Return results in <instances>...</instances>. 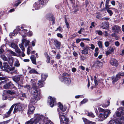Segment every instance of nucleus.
<instances>
[{
    "instance_id": "obj_1",
    "label": "nucleus",
    "mask_w": 124,
    "mask_h": 124,
    "mask_svg": "<svg viewBox=\"0 0 124 124\" xmlns=\"http://www.w3.org/2000/svg\"><path fill=\"white\" fill-rule=\"evenodd\" d=\"M58 111L59 112L61 124H69L70 120L67 116H65L64 112L67 108L65 107H63L62 105L60 102L58 104Z\"/></svg>"
},
{
    "instance_id": "obj_2",
    "label": "nucleus",
    "mask_w": 124,
    "mask_h": 124,
    "mask_svg": "<svg viewBox=\"0 0 124 124\" xmlns=\"http://www.w3.org/2000/svg\"><path fill=\"white\" fill-rule=\"evenodd\" d=\"M34 119H31L30 120L28 121L26 123V124H36L39 122V123L40 124V122H42L43 124L44 122L43 120L45 119V117L42 115L39 114H36L34 115Z\"/></svg>"
},
{
    "instance_id": "obj_3",
    "label": "nucleus",
    "mask_w": 124,
    "mask_h": 124,
    "mask_svg": "<svg viewBox=\"0 0 124 124\" xmlns=\"http://www.w3.org/2000/svg\"><path fill=\"white\" fill-rule=\"evenodd\" d=\"M15 106L13 111L14 113H15L16 112L21 111L22 110V107L20 104H17L16 105L14 104L11 107L7 113L5 115V117H7L9 116L11 111L13 110L14 106Z\"/></svg>"
},
{
    "instance_id": "obj_4",
    "label": "nucleus",
    "mask_w": 124,
    "mask_h": 124,
    "mask_svg": "<svg viewBox=\"0 0 124 124\" xmlns=\"http://www.w3.org/2000/svg\"><path fill=\"white\" fill-rule=\"evenodd\" d=\"M48 0H40L36 2L33 5V10L39 9L41 7V5L47 3Z\"/></svg>"
},
{
    "instance_id": "obj_5",
    "label": "nucleus",
    "mask_w": 124,
    "mask_h": 124,
    "mask_svg": "<svg viewBox=\"0 0 124 124\" xmlns=\"http://www.w3.org/2000/svg\"><path fill=\"white\" fill-rule=\"evenodd\" d=\"M31 93L33 96L41 97L39 89L37 87L32 88Z\"/></svg>"
},
{
    "instance_id": "obj_6",
    "label": "nucleus",
    "mask_w": 124,
    "mask_h": 124,
    "mask_svg": "<svg viewBox=\"0 0 124 124\" xmlns=\"http://www.w3.org/2000/svg\"><path fill=\"white\" fill-rule=\"evenodd\" d=\"M60 79L61 81L64 82L67 85H69L71 82V79L69 78L61 77Z\"/></svg>"
},
{
    "instance_id": "obj_7",
    "label": "nucleus",
    "mask_w": 124,
    "mask_h": 124,
    "mask_svg": "<svg viewBox=\"0 0 124 124\" xmlns=\"http://www.w3.org/2000/svg\"><path fill=\"white\" fill-rule=\"evenodd\" d=\"M48 103L49 104V105L51 107H53L55 103V99L49 96L48 97Z\"/></svg>"
},
{
    "instance_id": "obj_8",
    "label": "nucleus",
    "mask_w": 124,
    "mask_h": 124,
    "mask_svg": "<svg viewBox=\"0 0 124 124\" xmlns=\"http://www.w3.org/2000/svg\"><path fill=\"white\" fill-rule=\"evenodd\" d=\"M110 113V110L108 109L105 110L103 114L100 113V116L102 118L107 117Z\"/></svg>"
},
{
    "instance_id": "obj_9",
    "label": "nucleus",
    "mask_w": 124,
    "mask_h": 124,
    "mask_svg": "<svg viewBox=\"0 0 124 124\" xmlns=\"http://www.w3.org/2000/svg\"><path fill=\"white\" fill-rule=\"evenodd\" d=\"M14 88L15 90V91L12 90L5 91H4V93H8L11 95H14L16 94H17V95H18L19 94L16 88L15 87H14Z\"/></svg>"
},
{
    "instance_id": "obj_10",
    "label": "nucleus",
    "mask_w": 124,
    "mask_h": 124,
    "mask_svg": "<svg viewBox=\"0 0 124 124\" xmlns=\"http://www.w3.org/2000/svg\"><path fill=\"white\" fill-rule=\"evenodd\" d=\"M35 109V108L33 106L29 104L28 109V114L29 115L32 114L34 112Z\"/></svg>"
},
{
    "instance_id": "obj_11",
    "label": "nucleus",
    "mask_w": 124,
    "mask_h": 124,
    "mask_svg": "<svg viewBox=\"0 0 124 124\" xmlns=\"http://www.w3.org/2000/svg\"><path fill=\"white\" fill-rule=\"evenodd\" d=\"M41 98V97L33 96V97L31 98L30 101V103L34 104L36 103L38 100H39Z\"/></svg>"
},
{
    "instance_id": "obj_12",
    "label": "nucleus",
    "mask_w": 124,
    "mask_h": 124,
    "mask_svg": "<svg viewBox=\"0 0 124 124\" xmlns=\"http://www.w3.org/2000/svg\"><path fill=\"white\" fill-rule=\"evenodd\" d=\"M112 30L113 32L118 33L120 31V27L117 25H114L112 27Z\"/></svg>"
},
{
    "instance_id": "obj_13",
    "label": "nucleus",
    "mask_w": 124,
    "mask_h": 124,
    "mask_svg": "<svg viewBox=\"0 0 124 124\" xmlns=\"http://www.w3.org/2000/svg\"><path fill=\"white\" fill-rule=\"evenodd\" d=\"M110 63L112 65L115 66H117L118 64L117 61L114 59H111Z\"/></svg>"
},
{
    "instance_id": "obj_14",
    "label": "nucleus",
    "mask_w": 124,
    "mask_h": 124,
    "mask_svg": "<svg viewBox=\"0 0 124 124\" xmlns=\"http://www.w3.org/2000/svg\"><path fill=\"white\" fill-rule=\"evenodd\" d=\"M14 86L13 84L11 82L8 83L4 85L3 87L5 89L12 88L14 87Z\"/></svg>"
},
{
    "instance_id": "obj_15",
    "label": "nucleus",
    "mask_w": 124,
    "mask_h": 124,
    "mask_svg": "<svg viewBox=\"0 0 124 124\" xmlns=\"http://www.w3.org/2000/svg\"><path fill=\"white\" fill-rule=\"evenodd\" d=\"M89 48V47L88 46H85V48L82 51V53L85 55L88 54V53Z\"/></svg>"
},
{
    "instance_id": "obj_16",
    "label": "nucleus",
    "mask_w": 124,
    "mask_h": 124,
    "mask_svg": "<svg viewBox=\"0 0 124 124\" xmlns=\"http://www.w3.org/2000/svg\"><path fill=\"white\" fill-rule=\"evenodd\" d=\"M82 119L85 124H96L95 122L90 121L85 118H83Z\"/></svg>"
},
{
    "instance_id": "obj_17",
    "label": "nucleus",
    "mask_w": 124,
    "mask_h": 124,
    "mask_svg": "<svg viewBox=\"0 0 124 124\" xmlns=\"http://www.w3.org/2000/svg\"><path fill=\"white\" fill-rule=\"evenodd\" d=\"M54 44L58 49H60L61 45L60 42L58 41L56 39Z\"/></svg>"
},
{
    "instance_id": "obj_18",
    "label": "nucleus",
    "mask_w": 124,
    "mask_h": 124,
    "mask_svg": "<svg viewBox=\"0 0 124 124\" xmlns=\"http://www.w3.org/2000/svg\"><path fill=\"white\" fill-rule=\"evenodd\" d=\"M22 42L23 44L24 43L25 47H27L30 43V41L29 40L24 39H23L22 40Z\"/></svg>"
},
{
    "instance_id": "obj_19",
    "label": "nucleus",
    "mask_w": 124,
    "mask_h": 124,
    "mask_svg": "<svg viewBox=\"0 0 124 124\" xmlns=\"http://www.w3.org/2000/svg\"><path fill=\"white\" fill-rule=\"evenodd\" d=\"M20 76L18 75L16 76L13 77H12V78L14 81L16 83H17L20 80Z\"/></svg>"
},
{
    "instance_id": "obj_20",
    "label": "nucleus",
    "mask_w": 124,
    "mask_h": 124,
    "mask_svg": "<svg viewBox=\"0 0 124 124\" xmlns=\"http://www.w3.org/2000/svg\"><path fill=\"white\" fill-rule=\"evenodd\" d=\"M27 30L26 29H24L22 30L21 31V34L23 37H25L27 35Z\"/></svg>"
},
{
    "instance_id": "obj_21",
    "label": "nucleus",
    "mask_w": 124,
    "mask_h": 124,
    "mask_svg": "<svg viewBox=\"0 0 124 124\" xmlns=\"http://www.w3.org/2000/svg\"><path fill=\"white\" fill-rule=\"evenodd\" d=\"M32 63L36 65V58L35 56L34 55H32L30 57Z\"/></svg>"
},
{
    "instance_id": "obj_22",
    "label": "nucleus",
    "mask_w": 124,
    "mask_h": 124,
    "mask_svg": "<svg viewBox=\"0 0 124 124\" xmlns=\"http://www.w3.org/2000/svg\"><path fill=\"white\" fill-rule=\"evenodd\" d=\"M47 77V74H42L41 75V80L42 81H45Z\"/></svg>"
},
{
    "instance_id": "obj_23",
    "label": "nucleus",
    "mask_w": 124,
    "mask_h": 124,
    "mask_svg": "<svg viewBox=\"0 0 124 124\" xmlns=\"http://www.w3.org/2000/svg\"><path fill=\"white\" fill-rule=\"evenodd\" d=\"M121 114L119 111H116L114 115V117L116 118V117H119L121 116Z\"/></svg>"
},
{
    "instance_id": "obj_24",
    "label": "nucleus",
    "mask_w": 124,
    "mask_h": 124,
    "mask_svg": "<svg viewBox=\"0 0 124 124\" xmlns=\"http://www.w3.org/2000/svg\"><path fill=\"white\" fill-rule=\"evenodd\" d=\"M120 78V76H119V75L117 74L116 75V77L112 81L113 83V84H114L115 82H116Z\"/></svg>"
},
{
    "instance_id": "obj_25",
    "label": "nucleus",
    "mask_w": 124,
    "mask_h": 124,
    "mask_svg": "<svg viewBox=\"0 0 124 124\" xmlns=\"http://www.w3.org/2000/svg\"><path fill=\"white\" fill-rule=\"evenodd\" d=\"M43 81L42 80L39 81L38 85L40 87H43L44 85V83Z\"/></svg>"
},
{
    "instance_id": "obj_26",
    "label": "nucleus",
    "mask_w": 124,
    "mask_h": 124,
    "mask_svg": "<svg viewBox=\"0 0 124 124\" xmlns=\"http://www.w3.org/2000/svg\"><path fill=\"white\" fill-rule=\"evenodd\" d=\"M3 68L4 70L8 69L9 68V66L6 62H4L3 63Z\"/></svg>"
},
{
    "instance_id": "obj_27",
    "label": "nucleus",
    "mask_w": 124,
    "mask_h": 124,
    "mask_svg": "<svg viewBox=\"0 0 124 124\" xmlns=\"http://www.w3.org/2000/svg\"><path fill=\"white\" fill-rule=\"evenodd\" d=\"M30 74L34 73L38 74V73L34 69H32L30 70L29 72Z\"/></svg>"
},
{
    "instance_id": "obj_28",
    "label": "nucleus",
    "mask_w": 124,
    "mask_h": 124,
    "mask_svg": "<svg viewBox=\"0 0 124 124\" xmlns=\"http://www.w3.org/2000/svg\"><path fill=\"white\" fill-rule=\"evenodd\" d=\"M112 40H110L109 41H106L104 43V44L106 47H108L109 46V44L110 43H112Z\"/></svg>"
},
{
    "instance_id": "obj_29",
    "label": "nucleus",
    "mask_w": 124,
    "mask_h": 124,
    "mask_svg": "<svg viewBox=\"0 0 124 124\" xmlns=\"http://www.w3.org/2000/svg\"><path fill=\"white\" fill-rule=\"evenodd\" d=\"M114 51V49L113 48L111 49H109L108 51H107L106 53L107 55H108L110 54L112 52Z\"/></svg>"
},
{
    "instance_id": "obj_30",
    "label": "nucleus",
    "mask_w": 124,
    "mask_h": 124,
    "mask_svg": "<svg viewBox=\"0 0 124 124\" xmlns=\"http://www.w3.org/2000/svg\"><path fill=\"white\" fill-rule=\"evenodd\" d=\"M102 25L101 26V27L103 29H106L108 28V25L105 23H102Z\"/></svg>"
},
{
    "instance_id": "obj_31",
    "label": "nucleus",
    "mask_w": 124,
    "mask_h": 124,
    "mask_svg": "<svg viewBox=\"0 0 124 124\" xmlns=\"http://www.w3.org/2000/svg\"><path fill=\"white\" fill-rule=\"evenodd\" d=\"M23 44L22 42L19 45L20 48L23 51V52L25 51V48L23 46Z\"/></svg>"
},
{
    "instance_id": "obj_32",
    "label": "nucleus",
    "mask_w": 124,
    "mask_h": 124,
    "mask_svg": "<svg viewBox=\"0 0 124 124\" xmlns=\"http://www.w3.org/2000/svg\"><path fill=\"white\" fill-rule=\"evenodd\" d=\"M88 101V100L86 99H84L83 101H81L80 103V105L85 104Z\"/></svg>"
},
{
    "instance_id": "obj_33",
    "label": "nucleus",
    "mask_w": 124,
    "mask_h": 124,
    "mask_svg": "<svg viewBox=\"0 0 124 124\" xmlns=\"http://www.w3.org/2000/svg\"><path fill=\"white\" fill-rule=\"evenodd\" d=\"M109 101H107V103L108 104L106 105H105L104 104H103L102 105V106L104 108H106L109 105Z\"/></svg>"
},
{
    "instance_id": "obj_34",
    "label": "nucleus",
    "mask_w": 124,
    "mask_h": 124,
    "mask_svg": "<svg viewBox=\"0 0 124 124\" xmlns=\"http://www.w3.org/2000/svg\"><path fill=\"white\" fill-rule=\"evenodd\" d=\"M36 84V82L34 81H32V84H31V85L32 86V88H33L34 87H37Z\"/></svg>"
},
{
    "instance_id": "obj_35",
    "label": "nucleus",
    "mask_w": 124,
    "mask_h": 124,
    "mask_svg": "<svg viewBox=\"0 0 124 124\" xmlns=\"http://www.w3.org/2000/svg\"><path fill=\"white\" fill-rule=\"evenodd\" d=\"M36 84V82L34 81H32V84H31V85L32 86V88H33L34 87H37Z\"/></svg>"
},
{
    "instance_id": "obj_36",
    "label": "nucleus",
    "mask_w": 124,
    "mask_h": 124,
    "mask_svg": "<svg viewBox=\"0 0 124 124\" xmlns=\"http://www.w3.org/2000/svg\"><path fill=\"white\" fill-rule=\"evenodd\" d=\"M8 52L11 53L13 55L15 56H16V53L13 51H11V50H8Z\"/></svg>"
},
{
    "instance_id": "obj_37",
    "label": "nucleus",
    "mask_w": 124,
    "mask_h": 124,
    "mask_svg": "<svg viewBox=\"0 0 124 124\" xmlns=\"http://www.w3.org/2000/svg\"><path fill=\"white\" fill-rule=\"evenodd\" d=\"M13 60L12 59H10L8 61V63L10 65L12 66V65L13 63Z\"/></svg>"
},
{
    "instance_id": "obj_38",
    "label": "nucleus",
    "mask_w": 124,
    "mask_h": 124,
    "mask_svg": "<svg viewBox=\"0 0 124 124\" xmlns=\"http://www.w3.org/2000/svg\"><path fill=\"white\" fill-rule=\"evenodd\" d=\"M16 30H15L14 32H13L10 33L9 35L11 36V35L13 36H15L17 34V33H16Z\"/></svg>"
},
{
    "instance_id": "obj_39",
    "label": "nucleus",
    "mask_w": 124,
    "mask_h": 124,
    "mask_svg": "<svg viewBox=\"0 0 124 124\" xmlns=\"http://www.w3.org/2000/svg\"><path fill=\"white\" fill-rule=\"evenodd\" d=\"M15 49V51L18 54L20 53L21 52L20 49L18 48V46Z\"/></svg>"
},
{
    "instance_id": "obj_40",
    "label": "nucleus",
    "mask_w": 124,
    "mask_h": 124,
    "mask_svg": "<svg viewBox=\"0 0 124 124\" xmlns=\"http://www.w3.org/2000/svg\"><path fill=\"white\" fill-rule=\"evenodd\" d=\"M117 122H116L115 120H111L109 122L108 124H116Z\"/></svg>"
},
{
    "instance_id": "obj_41",
    "label": "nucleus",
    "mask_w": 124,
    "mask_h": 124,
    "mask_svg": "<svg viewBox=\"0 0 124 124\" xmlns=\"http://www.w3.org/2000/svg\"><path fill=\"white\" fill-rule=\"evenodd\" d=\"M11 46L12 48L14 49L18 46L17 45L13 43H11Z\"/></svg>"
},
{
    "instance_id": "obj_42",
    "label": "nucleus",
    "mask_w": 124,
    "mask_h": 124,
    "mask_svg": "<svg viewBox=\"0 0 124 124\" xmlns=\"http://www.w3.org/2000/svg\"><path fill=\"white\" fill-rule=\"evenodd\" d=\"M32 49V46H31L28 47L27 48V53L28 54H30L29 52L31 51V50Z\"/></svg>"
},
{
    "instance_id": "obj_43",
    "label": "nucleus",
    "mask_w": 124,
    "mask_h": 124,
    "mask_svg": "<svg viewBox=\"0 0 124 124\" xmlns=\"http://www.w3.org/2000/svg\"><path fill=\"white\" fill-rule=\"evenodd\" d=\"M87 115L88 116H91L92 117H95V116L91 112L89 113Z\"/></svg>"
},
{
    "instance_id": "obj_44",
    "label": "nucleus",
    "mask_w": 124,
    "mask_h": 124,
    "mask_svg": "<svg viewBox=\"0 0 124 124\" xmlns=\"http://www.w3.org/2000/svg\"><path fill=\"white\" fill-rule=\"evenodd\" d=\"M10 121V120H9L5 121L0 122V124H7Z\"/></svg>"
},
{
    "instance_id": "obj_45",
    "label": "nucleus",
    "mask_w": 124,
    "mask_h": 124,
    "mask_svg": "<svg viewBox=\"0 0 124 124\" xmlns=\"http://www.w3.org/2000/svg\"><path fill=\"white\" fill-rule=\"evenodd\" d=\"M56 39H51L49 40V43L51 45L53 43H54Z\"/></svg>"
},
{
    "instance_id": "obj_46",
    "label": "nucleus",
    "mask_w": 124,
    "mask_h": 124,
    "mask_svg": "<svg viewBox=\"0 0 124 124\" xmlns=\"http://www.w3.org/2000/svg\"><path fill=\"white\" fill-rule=\"evenodd\" d=\"M7 96L5 95V93H3L2 94V99L3 100H7Z\"/></svg>"
},
{
    "instance_id": "obj_47",
    "label": "nucleus",
    "mask_w": 124,
    "mask_h": 124,
    "mask_svg": "<svg viewBox=\"0 0 124 124\" xmlns=\"http://www.w3.org/2000/svg\"><path fill=\"white\" fill-rule=\"evenodd\" d=\"M98 45L100 48H102V44L101 41H99L98 43Z\"/></svg>"
},
{
    "instance_id": "obj_48",
    "label": "nucleus",
    "mask_w": 124,
    "mask_h": 124,
    "mask_svg": "<svg viewBox=\"0 0 124 124\" xmlns=\"http://www.w3.org/2000/svg\"><path fill=\"white\" fill-rule=\"evenodd\" d=\"M36 42V40L35 39H34L31 42L32 45L33 46H35Z\"/></svg>"
},
{
    "instance_id": "obj_49",
    "label": "nucleus",
    "mask_w": 124,
    "mask_h": 124,
    "mask_svg": "<svg viewBox=\"0 0 124 124\" xmlns=\"http://www.w3.org/2000/svg\"><path fill=\"white\" fill-rule=\"evenodd\" d=\"M27 35L28 36H31L32 35V33L31 31H29L28 32H27Z\"/></svg>"
},
{
    "instance_id": "obj_50",
    "label": "nucleus",
    "mask_w": 124,
    "mask_h": 124,
    "mask_svg": "<svg viewBox=\"0 0 124 124\" xmlns=\"http://www.w3.org/2000/svg\"><path fill=\"white\" fill-rule=\"evenodd\" d=\"M107 12L109 14L110 16H112L113 14L112 11L109 9H107Z\"/></svg>"
},
{
    "instance_id": "obj_51",
    "label": "nucleus",
    "mask_w": 124,
    "mask_h": 124,
    "mask_svg": "<svg viewBox=\"0 0 124 124\" xmlns=\"http://www.w3.org/2000/svg\"><path fill=\"white\" fill-rule=\"evenodd\" d=\"M115 45L117 47H118L120 45V43L118 41H116L115 43Z\"/></svg>"
},
{
    "instance_id": "obj_52",
    "label": "nucleus",
    "mask_w": 124,
    "mask_h": 124,
    "mask_svg": "<svg viewBox=\"0 0 124 124\" xmlns=\"http://www.w3.org/2000/svg\"><path fill=\"white\" fill-rule=\"evenodd\" d=\"M2 58L4 61H6L7 60V57L4 55H3L2 56Z\"/></svg>"
},
{
    "instance_id": "obj_53",
    "label": "nucleus",
    "mask_w": 124,
    "mask_h": 124,
    "mask_svg": "<svg viewBox=\"0 0 124 124\" xmlns=\"http://www.w3.org/2000/svg\"><path fill=\"white\" fill-rule=\"evenodd\" d=\"M62 76L61 77H64V76H68L69 75L68 73H64L62 74Z\"/></svg>"
},
{
    "instance_id": "obj_54",
    "label": "nucleus",
    "mask_w": 124,
    "mask_h": 124,
    "mask_svg": "<svg viewBox=\"0 0 124 124\" xmlns=\"http://www.w3.org/2000/svg\"><path fill=\"white\" fill-rule=\"evenodd\" d=\"M96 33H98V34L99 35H101L102 34V31H96Z\"/></svg>"
},
{
    "instance_id": "obj_55",
    "label": "nucleus",
    "mask_w": 124,
    "mask_h": 124,
    "mask_svg": "<svg viewBox=\"0 0 124 124\" xmlns=\"http://www.w3.org/2000/svg\"><path fill=\"white\" fill-rule=\"evenodd\" d=\"M97 63L98 65L101 66L103 64V63L102 62H101L98 60L97 61Z\"/></svg>"
},
{
    "instance_id": "obj_56",
    "label": "nucleus",
    "mask_w": 124,
    "mask_h": 124,
    "mask_svg": "<svg viewBox=\"0 0 124 124\" xmlns=\"http://www.w3.org/2000/svg\"><path fill=\"white\" fill-rule=\"evenodd\" d=\"M61 56V55L60 54H58L56 56L55 58L57 59H59L60 58Z\"/></svg>"
},
{
    "instance_id": "obj_57",
    "label": "nucleus",
    "mask_w": 124,
    "mask_h": 124,
    "mask_svg": "<svg viewBox=\"0 0 124 124\" xmlns=\"http://www.w3.org/2000/svg\"><path fill=\"white\" fill-rule=\"evenodd\" d=\"M57 35L58 37L62 38L63 37L62 35L60 33H58Z\"/></svg>"
},
{
    "instance_id": "obj_58",
    "label": "nucleus",
    "mask_w": 124,
    "mask_h": 124,
    "mask_svg": "<svg viewBox=\"0 0 124 124\" xmlns=\"http://www.w3.org/2000/svg\"><path fill=\"white\" fill-rule=\"evenodd\" d=\"M98 110L100 112H104L105 110H104L103 109L100 108H98Z\"/></svg>"
},
{
    "instance_id": "obj_59",
    "label": "nucleus",
    "mask_w": 124,
    "mask_h": 124,
    "mask_svg": "<svg viewBox=\"0 0 124 124\" xmlns=\"http://www.w3.org/2000/svg\"><path fill=\"white\" fill-rule=\"evenodd\" d=\"M90 46H91L90 48L92 49L93 50L94 49L95 47L93 44H91Z\"/></svg>"
},
{
    "instance_id": "obj_60",
    "label": "nucleus",
    "mask_w": 124,
    "mask_h": 124,
    "mask_svg": "<svg viewBox=\"0 0 124 124\" xmlns=\"http://www.w3.org/2000/svg\"><path fill=\"white\" fill-rule=\"evenodd\" d=\"M80 46L81 47H83L85 46V45L84 43L83 42H82L80 44Z\"/></svg>"
},
{
    "instance_id": "obj_61",
    "label": "nucleus",
    "mask_w": 124,
    "mask_h": 124,
    "mask_svg": "<svg viewBox=\"0 0 124 124\" xmlns=\"http://www.w3.org/2000/svg\"><path fill=\"white\" fill-rule=\"evenodd\" d=\"M20 64L18 61H16L15 63V65L16 66L18 67L19 66Z\"/></svg>"
},
{
    "instance_id": "obj_62",
    "label": "nucleus",
    "mask_w": 124,
    "mask_h": 124,
    "mask_svg": "<svg viewBox=\"0 0 124 124\" xmlns=\"http://www.w3.org/2000/svg\"><path fill=\"white\" fill-rule=\"evenodd\" d=\"M81 41V39H77L76 40V42L77 43H78Z\"/></svg>"
},
{
    "instance_id": "obj_63",
    "label": "nucleus",
    "mask_w": 124,
    "mask_h": 124,
    "mask_svg": "<svg viewBox=\"0 0 124 124\" xmlns=\"http://www.w3.org/2000/svg\"><path fill=\"white\" fill-rule=\"evenodd\" d=\"M45 124H54L51 121L49 120Z\"/></svg>"
},
{
    "instance_id": "obj_64",
    "label": "nucleus",
    "mask_w": 124,
    "mask_h": 124,
    "mask_svg": "<svg viewBox=\"0 0 124 124\" xmlns=\"http://www.w3.org/2000/svg\"><path fill=\"white\" fill-rule=\"evenodd\" d=\"M24 87L25 88H27L28 90H29L30 88L29 85H25Z\"/></svg>"
}]
</instances>
